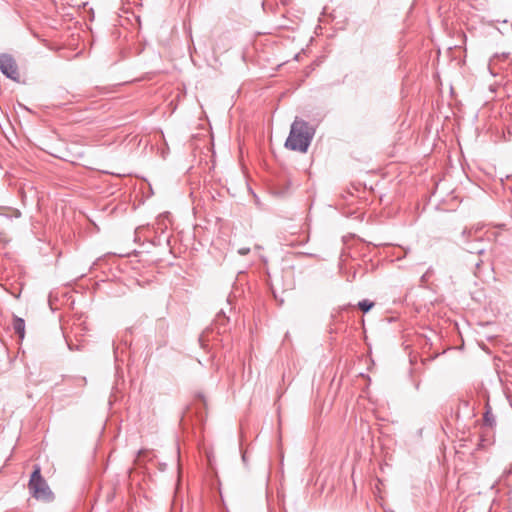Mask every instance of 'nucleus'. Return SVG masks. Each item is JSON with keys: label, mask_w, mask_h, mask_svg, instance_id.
<instances>
[{"label": "nucleus", "mask_w": 512, "mask_h": 512, "mask_svg": "<svg viewBox=\"0 0 512 512\" xmlns=\"http://www.w3.org/2000/svg\"><path fill=\"white\" fill-rule=\"evenodd\" d=\"M314 136V129L305 120L296 118L291 125L285 147L292 151L305 153Z\"/></svg>", "instance_id": "obj_1"}, {"label": "nucleus", "mask_w": 512, "mask_h": 512, "mask_svg": "<svg viewBox=\"0 0 512 512\" xmlns=\"http://www.w3.org/2000/svg\"><path fill=\"white\" fill-rule=\"evenodd\" d=\"M28 489L31 496L45 503L52 502L55 498L47 481L41 474V467L38 464L33 465V471L28 482Z\"/></svg>", "instance_id": "obj_2"}, {"label": "nucleus", "mask_w": 512, "mask_h": 512, "mask_svg": "<svg viewBox=\"0 0 512 512\" xmlns=\"http://www.w3.org/2000/svg\"><path fill=\"white\" fill-rule=\"evenodd\" d=\"M0 71L9 79L19 82V71L15 59L6 53L0 54Z\"/></svg>", "instance_id": "obj_3"}, {"label": "nucleus", "mask_w": 512, "mask_h": 512, "mask_svg": "<svg viewBox=\"0 0 512 512\" xmlns=\"http://www.w3.org/2000/svg\"><path fill=\"white\" fill-rule=\"evenodd\" d=\"M472 235H473V230L467 229V228H465L461 233L463 241L466 244V246H465L466 251L471 254H478V255L484 254L486 251V248L484 246L483 239L481 237H478L474 241H470V238L472 237Z\"/></svg>", "instance_id": "obj_4"}, {"label": "nucleus", "mask_w": 512, "mask_h": 512, "mask_svg": "<svg viewBox=\"0 0 512 512\" xmlns=\"http://www.w3.org/2000/svg\"><path fill=\"white\" fill-rule=\"evenodd\" d=\"M12 326H13L14 332L19 336V338L23 339L25 336V321H24V319L14 315Z\"/></svg>", "instance_id": "obj_5"}, {"label": "nucleus", "mask_w": 512, "mask_h": 512, "mask_svg": "<svg viewBox=\"0 0 512 512\" xmlns=\"http://www.w3.org/2000/svg\"><path fill=\"white\" fill-rule=\"evenodd\" d=\"M484 424L489 427H494L496 425V418L494 414L492 413V408L489 405V402H486L485 405V412L483 415Z\"/></svg>", "instance_id": "obj_6"}, {"label": "nucleus", "mask_w": 512, "mask_h": 512, "mask_svg": "<svg viewBox=\"0 0 512 512\" xmlns=\"http://www.w3.org/2000/svg\"><path fill=\"white\" fill-rule=\"evenodd\" d=\"M358 308L363 311L364 313H367L368 311H370L372 309V307L374 306V302L368 300V299H364L360 302H358Z\"/></svg>", "instance_id": "obj_7"}, {"label": "nucleus", "mask_w": 512, "mask_h": 512, "mask_svg": "<svg viewBox=\"0 0 512 512\" xmlns=\"http://www.w3.org/2000/svg\"><path fill=\"white\" fill-rule=\"evenodd\" d=\"M77 385L85 386L86 385V378L85 377L77 378Z\"/></svg>", "instance_id": "obj_8"}, {"label": "nucleus", "mask_w": 512, "mask_h": 512, "mask_svg": "<svg viewBox=\"0 0 512 512\" xmlns=\"http://www.w3.org/2000/svg\"><path fill=\"white\" fill-rule=\"evenodd\" d=\"M249 252H250V248H247V247H245V248H240V249L238 250V253H239L240 255H246V254H248Z\"/></svg>", "instance_id": "obj_9"}, {"label": "nucleus", "mask_w": 512, "mask_h": 512, "mask_svg": "<svg viewBox=\"0 0 512 512\" xmlns=\"http://www.w3.org/2000/svg\"><path fill=\"white\" fill-rule=\"evenodd\" d=\"M482 264V260H478L475 262V268L478 270Z\"/></svg>", "instance_id": "obj_10"}, {"label": "nucleus", "mask_w": 512, "mask_h": 512, "mask_svg": "<svg viewBox=\"0 0 512 512\" xmlns=\"http://www.w3.org/2000/svg\"><path fill=\"white\" fill-rule=\"evenodd\" d=\"M242 461H243V463H246V461H247L246 452L242 453Z\"/></svg>", "instance_id": "obj_11"}, {"label": "nucleus", "mask_w": 512, "mask_h": 512, "mask_svg": "<svg viewBox=\"0 0 512 512\" xmlns=\"http://www.w3.org/2000/svg\"><path fill=\"white\" fill-rule=\"evenodd\" d=\"M220 314H222L223 316H225V312H224V310H223V309H221Z\"/></svg>", "instance_id": "obj_12"}]
</instances>
